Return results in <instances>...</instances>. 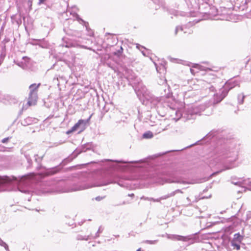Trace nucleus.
<instances>
[{
  "label": "nucleus",
  "instance_id": "f8f14e48",
  "mask_svg": "<svg viewBox=\"0 0 251 251\" xmlns=\"http://www.w3.org/2000/svg\"><path fill=\"white\" fill-rule=\"evenodd\" d=\"M222 172V171H218V172H217L214 173L212 174V175L213 176V175H215L218 174V173H220V172Z\"/></svg>",
  "mask_w": 251,
  "mask_h": 251
},
{
  "label": "nucleus",
  "instance_id": "6e6552de",
  "mask_svg": "<svg viewBox=\"0 0 251 251\" xmlns=\"http://www.w3.org/2000/svg\"><path fill=\"white\" fill-rule=\"evenodd\" d=\"M74 131H75V130H73V127H72L70 130H69L66 132V134H70Z\"/></svg>",
  "mask_w": 251,
  "mask_h": 251
},
{
  "label": "nucleus",
  "instance_id": "f257e3e1",
  "mask_svg": "<svg viewBox=\"0 0 251 251\" xmlns=\"http://www.w3.org/2000/svg\"><path fill=\"white\" fill-rule=\"evenodd\" d=\"M37 93H34L33 91L30 92L27 103L28 106L35 105L37 104Z\"/></svg>",
  "mask_w": 251,
  "mask_h": 251
},
{
  "label": "nucleus",
  "instance_id": "f03ea898",
  "mask_svg": "<svg viewBox=\"0 0 251 251\" xmlns=\"http://www.w3.org/2000/svg\"><path fill=\"white\" fill-rule=\"evenodd\" d=\"M244 237L241 235L239 233H238L234 234L233 239L232 241L236 242H237L240 243H241Z\"/></svg>",
  "mask_w": 251,
  "mask_h": 251
},
{
  "label": "nucleus",
  "instance_id": "39448f33",
  "mask_svg": "<svg viewBox=\"0 0 251 251\" xmlns=\"http://www.w3.org/2000/svg\"><path fill=\"white\" fill-rule=\"evenodd\" d=\"M143 137L144 138H151L153 137V133L151 132V131H148L146 133H145L143 135Z\"/></svg>",
  "mask_w": 251,
  "mask_h": 251
},
{
  "label": "nucleus",
  "instance_id": "423d86ee",
  "mask_svg": "<svg viewBox=\"0 0 251 251\" xmlns=\"http://www.w3.org/2000/svg\"><path fill=\"white\" fill-rule=\"evenodd\" d=\"M231 246L233 247V249H236V250H239L240 249V245L236 243V242L231 241Z\"/></svg>",
  "mask_w": 251,
  "mask_h": 251
},
{
  "label": "nucleus",
  "instance_id": "ddd939ff",
  "mask_svg": "<svg viewBox=\"0 0 251 251\" xmlns=\"http://www.w3.org/2000/svg\"><path fill=\"white\" fill-rule=\"evenodd\" d=\"M137 251H142V250L141 248H139V249H138L137 250Z\"/></svg>",
  "mask_w": 251,
  "mask_h": 251
},
{
  "label": "nucleus",
  "instance_id": "0eeeda50",
  "mask_svg": "<svg viewBox=\"0 0 251 251\" xmlns=\"http://www.w3.org/2000/svg\"><path fill=\"white\" fill-rule=\"evenodd\" d=\"M5 181V179L0 176V184L4 183Z\"/></svg>",
  "mask_w": 251,
  "mask_h": 251
},
{
  "label": "nucleus",
  "instance_id": "9d476101",
  "mask_svg": "<svg viewBox=\"0 0 251 251\" xmlns=\"http://www.w3.org/2000/svg\"><path fill=\"white\" fill-rule=\"evenodd\" d=\"M39 4H41L42 3H43L46 0H39Z\"/></svg>",
  "mask_w": 251,
  "mask_h": 251
},
{
  "label": "nucleus",
  "instance_id": "1a4fd4ad",
  "mask_svg": "<svg viewBox=\"0 0 251 251\" xmlns=\"http://www.w3.org/2000/svg\"><path fill=\"white\" fill-rule=\"evenodd\" d=\"M9 140V138H4L3 139H2V142L3 143H6Z\"/></svg>",
  "mask_w": 251,
  "mask_h": 251
},
{
  "label": "nucleus",
  "instance_id": "9b49d317",
  "mask_svg": "<svg viewBox=\"0 0 251 251\" xmlns=\"http://www.w3.org/2000/svg\"><path fill=\"white\" fill-rule=\"evenodd\" d=\"M101 199H102V198H100V197H98L96 198V200L97 201H100Z\"/></svg>",
  "mask_w": 251,
  "mask_h": 251
},
{
  "label": "nucleus",
  "instance_id": "20e7f679",
  "mask_svg": "<svg viewBox=\"0 0 251 251\" xmlns=\"http://www.w3.org/2000/svg\"><path fill=\"white\" fill-rule=\"evenodd\" d=\"M40 85V83H39L38 84H36V83L32 84L29 86V89H30V92L33 91L34 93H37V90Z\"/></svg>",
  "mask_w": 251,
  "mask_h": 251
},
{
  "label": "nucleus",
  "instance_id": "4468645a",
  "mask_svg": "<svg viewBox=\"0 0 251 251\" xmlns=\"http://www.w3.org/2000/svg\"><path fill=\"white\" fill-rule=\"evenodd\" d=\"M5 246H6L7 248L8 249V247L7 246V244H5Z\"/></svg>",
  "mask_w": 251,
  "mask_h": 251
},
{
  "label": "nucleus",
  "instance_id": "7ed1b4c3",
  "mask_svg": "<svg viewBox=\"0 0 251 251\" xmlns=\"http://www.w3.org/2000/svg\"><path fill=\"white\" fill-rule=\"evenodd\" d=\"M85 124V121L84 120L80 119L73 126V130L76 131L81 125Z\"/></svg>",
  "mask_w": 251,
  "mask_h": 251
}]
</instances>
